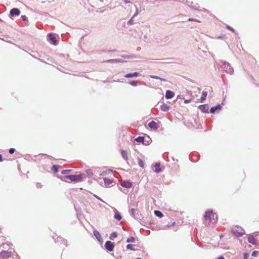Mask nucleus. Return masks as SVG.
Returning <instances> with one entry per match:
<instances>
[{
	"label": "nucleus",
	"mask_w": 259,
	"mask_h": 259,
	"mask_svg": "<svg viewBox=\"0 0 259 259\" xmlns=\"http://www.w3.org/2000/svg\"><path fill=\"white\" fill-rule=\"evenodd\" d=\"M71 181H79L81 179V177L80 175H69L66 177Z\"/></svg>",
	"instance_id": "1"
},
{
	"label": "nucleus",
	"mask_w": 259,
	"mask_h": 259,
	"mask_svg": "<svg viewBox=\"0 0 259 259\" xmlns=\"http://www.w3.org/2000/svg\"><path fill=\"white\" fill-rule=\"evenodd\" d=\"M214 214L211 211H207L205 212V218L206 219H208L211 221L214 220Z\"/></svg>",
	"instance_id": "2"
},
{
	"label": "nucleus",
	"mask_w": 259,
	"mask_h": 259,
	"mask_svg": "<svg viewBox=\"0 0 259 259\" xmlns=\"http://www.w3.org/2000/svg\"><path fill=\"white\" fill-rule=\"evenodd\" d=\"M105 246L106 248L110 251H112L114 247L113 244L109 241H108L105 243Z\"/></svg>",
	"instance_id": "3"
},
{
	"label": "nucleus",
	"mask_w": 259,
	"mask_h": 259,
	"mask_svg": "<svg viewBox=\"0 0 259 259\" xmlns=\"http://www.w3.org/2000/svg\"><path fill=\"white\" fill-rule=\"evenodd\" d=\"M10 13L12 16H17L20 15V11L17 8H13L10 11Z\"/></svg>",
	"instance_id": "4"
},
{
	"label": "nucleus",
	"mask_w": 259,
	"mask_h": 259,
	"mask_svg": "<svg viewBox=\"0 0 259 259\" xmlns=\"http://www.w3.org/2000/svg\"><path fill=\"white\" fill-rule=\"evenodd\" d=\"M148 125L150 128H152L153 130H156L159 127L158 123L155 122L154 121H152L150 122H149Z\"/></svg>",
	"instance_id": "5"
},
{
	"label": "nucleus",
	"mask_w": 259,
	"mask_h": 259,
	"mask_svg": "<svg viewBox=\"0 0 259 259\" xmlns=\"http://www.w3.org/2000/svg\"><path fill=\"white\" fill-rule=\"evenodd\" d=\"M232 232L236 237H240L242 236L243 234H245L244 232H239L236 229H233Z\"/></svg>",
	"instance_id": "6"
},
{
	"label": "nucleus",
	"mask_w": 259,
	"mask_h": 259,
	"mask_svg": "<svg viewBox=\"0 0 259 259\" xmlns=\"http://www.w3.org/2000/svg\"><path fill=\"white\" fill-rule=\"evenodd\" d=\"M120 184L122 187L126 188H129L132 187V183L129 181H121Z\"/></svg>",
	"instance_id": "7"
},
{
	"label": "nucleus",
	"mask_w": 259,
	"mask_h": 259,
	"mask_svg": "<svg viewBox=\"0 0 259 259\" xmlns=\"http://www.w3.org/2000/svg\"><path fill=\"white\" fill-rule=\"evenodd\" d=\"M224 68L226 69L227 72L230 74L233 72V69L229 64H225Z\"/></svg>",
	"instance_id": "8"
},
{
	"label": "nucleus",
	"mask_w": 259,
	"mask_h": 259,
	"mask_svg": "<svg viewBox=\"0 0 259 259\" xmlns=\"http://www.w3.org/2000/svg\"><path fill=\"white\" fill-rule=\"evenodd\" d=\"M199 109L203 112L207 113L209 108L207 105H201L199 106Z\"/></svg>",
	"instance_id": "9"
},
{
	"label": "nucleus",
	"mask_w": 259,
	"mask_h": 259,
	"mask_svg": "<svg viewBox=\"0 0 259 259\" xmlns=\"http://www.w3.org/2000/svg\"><path fill=\"white\" fill-rule=\"evenodd\" d=\"M94 235L99 242H102V237L100 233L97 231H94Z\"/></svg>",
	"instance_id": "10"
},
{
	"label": "nucleus",
	"mask_w": 259,
	"mask_h": 259,
	"mask_svg": "<svg viewBox=\"0 0 259 259\" xmlns=\"http://www.w3.org/2000/svg\"><path fill=\"white\" fill-rule=\"evenodd\" d=\"M103 180H104L105 186H108V187H109L110 185H111L113 183V180L109 179L104 178Z\"/></svg>",
	"instance_id": "11"
},
{
	"label": "nucleus",
	"mask_w": 259,
	"mask_h": 259,
	"mask_svg": "<svg viewBox=\"0 0 259 259\" xmlns=\"http://www.w3.org/2000/svg\"><path fill=\"white\" fill-rule=\"evenodd\" d=\"M174 96V93L170 91H167L165 94V97L167 99H171Z\"/></svg>",
	"instance_id": "12"
},
{
	"label": "nucleus",
	"mask_w": 259,
	"mask_h": 259,
	"mask_svg": "<svg viewBox=\"0 0 259 259\" xmlns=\"http://www.w3.org/2000/svg\"><path fill=\"white\" fill-rule=\"evenodd\" d=\"M248 241L250 243L252 244H256L257 242V241L251 235L248 236Z\"/></svg>",
	"instance_id": "13"
},
{
	"label": "nucleus",
	"mask_w": 259,
	"mask_h": 259,
	"mask_svg": "<svg viewBox=\"0 0 259 259\" xmlns=\"http://www.w3.org/2000/svg\"><path fill=\"white\" fill-rule=\"evenodd\" d=\"M139 74L138 72H135L133 73H128V74H126L125 75V77L126 78H129V77H137L138 76H139Z\"/></svg>",
	"instance_id": "14"
},
{
	"label": "nucleus",
	"mask_w": 259,
	"mask_h": 259,
	"mask_svg": "<svg viewBox=\"0 0 259 259\" xmlns=\"http://www.w3.org/2000/svg\"><path fill=\"white\" fill-rule=\"evenodd\" d=\"M1 255L4 257H8L10 256L11 252L8 251H3L1 253Z\"/></svg>",
	"instance_id": "15"
},
{
	"label": "nucleus",
	"mask_w": 259,
	"mask_h": 259,
	"mask_svg": "<svg viewBox=\"0 0 259 259\" xmlns=\"http://www.w3.org/2000/svg\"><path fill=\"white\" fill-rule=\"evenodd\" d=\"M114 217L115 219L118 220V221L120 220L121 219V217L120 216V214L115 209H114Z\"/></svg>",
	"instance_id": "16"
},
{
	"label": "nucleus",
	"mask_w": 259,
	"mask_h": 259,
	"mask_svg": "<svg viewBox=\"0 0 259 259\" xmlns=\"http://www.w3.org/2000/svg\"><path fill=\"white\" fill-rule=\"evenodd\" d=\"M221 106L220 105H218L216 106L212 107L210 109V112L214 113L217 110H221Z\"/></svg>",
	"instance_id": "17"
},
{
	"label": "nucleus",
	"mask_w": 259,
	"mask_h": 259,
	"mask_svg": "<svg viewBox=\"0 0 259 259\" xmlns=\"http://www.w3.org/2000/svg\"><path fill=\"white\" fill-rule=\"evenodd\" d=\"M207 95V92L206 91H203L202 93V97L200 99V102L201 103L203 102V101L205 100L206 97Z\"/></svg>",
	"instance_id": "18"
},
{
	"label": "nucleus",
	"mask_w": 259,
	"mask_h": 259,
	"mask_svg": "<svg viewBox=\"0 0 259 259\" xmlns=\"http://www.w3.org/2000/svg\"><path fill=\"white\" fill-rule=\"evenodd\" d=\"M49 39L50 40L52 41L53 44L54 45H55L56 44V39L55 38V37H54L52 34H50L49 35Z\"/></svg>",
	"instance_id": "19"
},
{
	"label": "nucleus",
	"mask_w": 259,
	"mask_h": 259,
	"mask_svg": "<svg viewBox=\"0 0 259 259\" xmlns=\"http://www.w3.org/2000/svg\"><path fill=\"white\" fill-rule=\"evenodd\" d=\"M169 106L166 104H163L161 107V109L163 111H167L169 110Z\"/></svg>",
	"instance_id": "20"
},
{
	"label": "nucleus",
	"mask_w": 259,
	"mask_h": 259,
	"mask_svg": "<svg viewBox=\"0 0 259 259\" xmlns=\"http://www.w3.org/2000/svg\"><path fill=\"white\" fill-rule=\"evenodd\" d=\"M121 155H122V157L125 159V160H127L128 159V156H127V152L125 151H122L121 152Z\"/></svg>",
	"instance_id": "21"
},
{
	"label": "nucleus",
	"mask_w": 259,
	"mask_h": 259,
	"mask_svg": "<svg viewBox=\"0 0 259 259\" xmlns=\"http://www.w3.org/2000/svg\"><path fill=\"white\" fill-rule=\"evenodd\" d=\"M154 214H155L156 216H157V217H160V218L162 217V215H163V214H162V212H160V211H158V210H155V211H154Z\"/></svg>",
	"instance_id": "22"
},
{
	"label": "nucleus",
	"mask_w": 259,
	"mask_h": 259,
	"mask_svg": "<svg viewBox=\"0 0 259 259\" xmlns=\"http://www.w3.org/2000/svg\"><path fill=\"white\" fill-rule=\"evenodd\" d=\"M155 166L156 167L155 172L158 173L160 171L161 169L159 168L160 164L156 163Z\"/></svg>",
	"instance_id": "23"
},
{
	"label": "nucleus",
	"mask_w": 259,
	"mask_h": 259,
	"mask_svg": "<svg viewBox=\"0 0 259 259\" xmlns=\"http://www.w3.org/2000/svg\"><path fill=\"white\" fill-rule=\"evenodd\" d=\"M117 234L115 232H113L110 236V239L111 240H113L114 238H115L117 237Z\"/></svg>",
	"instance_id": "24"
},
{
	"label": "nucleus",
	"mask_w": 259,
	"mask_h": 259,
	"mask_svg": "<svg viewBox=\"0 0 259 259\" xmlns=\"http://www.w3.org/2000/svg\"><path fill=\"white\" fill-rule=\"evenodd\" d=\"M135 241V238L134 237H130L127 239V242H133Z\"/></svg>",
	"instance_id": "25"
},
{
	"label": "nucleus",
	"mask_w": 259,
	"mask_h": 259,
	"mask_svg": "<svg viewBox=\"0 0 259 259\" xmlns=\"http://www.w3.org/2000/svg\"><path fill=\"white\" fill-rule=\"evenodd\" d=\"M137 211V210L134 209V208H132L131 209V214L134 217L135 216V213Z\"/></svg>",
	"instance_id": "26"
},
{
	"label": "nucleus",
	"mask_w": 259,
	"mask_h": 259,
	"mask_svg": "<svg viewBox=\"0 0 259 259\" xmlns=\"http://www.w3.org/2000/svg\"><path fill=\"white\" fill-rule=\"evenodd\" d=\"M136 141L138 142H143V137H138L136 139Z\"/></svg>",
	"instance_id": "27"
},
{
	"label": "nucleus",
	"mask_w": 259,
	"mask_h": 259,
	"mask_svg": "<svg viewBox=\"0 0 259 259\" xmlns=\"http://www.w3.org/2000/svg\"><path fill=\"white\" fill-rule=\"evenodd\" d=\"M152 77L153 78H155V79H160L162 81H166L165 79L161 78H160V77H159L157 76H152Z\"/></svg>",
	"instance_id": "28"
},
{
	"label": "nucleus",
	"mask_w": 259,
	"mask_h": 259,
	"mask_svg": "<svg viewBox=\"0 0 259 259\" xmlns=\"http://www.w3.org/2000/svg\"><path fill=\"white\" fill-rule=\"evenodd\" d=\"M52 169L55 172L58 171V166L56 165H53L52 167Z\"/></svg>",
	"instance_id": "29"
},
{
	"label": "nucleus",
	"mask_w": 259,
	"mask_h": 259,
	"mask_svg": "<svg viewBox=\"0 0 259 259\" xmlns=\"http://www.w3.org/2000/svg\"><path fill=\"white\" fill-rule=\"evenodd\" d=\"M130 84H131L133 86H137V82L135 81H132L130 82Z\"/></svg>",
	"instance_id": "30"
},
{
	"label": "nucleus",
	"mask_w": 259,
	"mask_h": 259,
	"mask_svg": "<svg viewBox=\"0 0 259 259\" xmlns=\"http://www.w3.org/2000/svg\"><path fill=\"white\" fill-rule=\"evenodd\" d=\"M139 165H140L141 167H143V166H144V163H143V161H142V160H140V159L139 160Z\"/></svg>",
	"instance_id": "31"
},
{
	"label": "nucleus",
	"mask_w": 259,
	"mask_h": 259,
	"mask_svg": "<svg viewBox=\"0 0 259 259\" xmlns=\"http://www.w3.org/2000/svg\"><path fill=\"white\" fill-rule=\"evenodd\" d=\"M133 245H131V244H128L127 246H126V248L127 249H131V250H133Z\"/></svg>",
	"instance_id": "32"
},
{
	"label": "nucleus",
	"mask_w": 259,
	"mask_h": 259,
	"mask_svg": "<svg viewBox=\"0 0 259 259\" xmlns=\"http://www.w3.org/2000/svg\"><path fill=\"white\" fill-rule=\"evenodd\" d=\"M70 171V170H64L62 171V173L63 174H66Z\"/></svg>",
	"instance_id": "33"
},
{
	"label": "nucleus",
	"mask_w": 259,
	"mask_h": 259,
	"mask_svg": "<svg viewBox=\"0 0 259 259\" xmlns=\"http://www.w3.org/2000/svg\"><path fill=\"white\" fill-rule=\"evenodd\" d=\"M257 253V251H253V252H252V253L251 255H252V256H256Z\"/></svg>",
	"instance_id": "34"
},
{
	"label": "nucleus",
	"mask_w": 259,
	"mask_h": 259,
	"mask_svg": "<svg viewBox=\"0 0 259 259\" xmlns=\"http://www.w3.org/2000/svg\"><path fill=\"white\" fill-rule=\"evenodd\" d=\"M248 256H249V254L248 253H245L244 254V259H247Z\"/></svg>",
	"instance_id": "35"
},
{
	"label": "nucleus",
	"mask_w": 259,
	"mask_h": 259,
	"mask_svg": "<svg viewBox=\"0 0 259 259\" xmlns=\"http://www.w3.org/2000/svg\"><path fill=\"white\" fill-rule=\"evenodd\" d=\"M15 152V149L14 148H11L9 150V152L11 154H13Z\"/></svg>",
	"instance_id": "36"
},
{
	"label": "nucleus",
	"mask_w": 259,
	"mask_h": 259,
	"mask_svg": "<svg viewBox=\"0 0 259 259\" xmlns=\"http://www.w3.org/2000/svg\"><path fill=\"white\" fill-rule=\"evenodd\" d=\"M189 21H195V22H199L198 20H197V19H191V18H189L188 19Z\"/></svg>",
	"instance_id": "37"
},
{
	"label": "nucleus",
	"mask_w": 259,
	"mask_h": 259,
	"mask_svg": "<svg viewBox=\"0 0 259 259\" xmlns=\"http://www.w3.org/2000/svg\"><path fill=\"white\" fill-rule=\"evenodd\" d=\"M138 11L137 10H136V13H135V14L133 15V18H134V17H135L137 16L138 15Z\"/></svg>",
	"instance_id": "38"
},
{
	"label": "nucleus",
	"mask_w": 259,
	"mask_h": 259,
	"mask_svg": "<svg viewBox=\"0 0 259 259\" xmlns=\"http://www.w3.org/2000/svg\"><path fill=\"white\" fill-rule=\"evenodd\" d=\"M21 18H22V20H24V21L26 20V16H21Z\"/></svg>",
	"instance_id": "39"
},
{
	"label": "nucleus",
	"mask_w": 259,
	"mask_h": 259,
	"mask_svg": "<svg viewBox=\"0 0 259 259\" xmlns=\"http://www.w3.org/2000/svg\"><path fill=\"white\" fill-rule=\"evenodd\" d=\"M115 62H121L119 59H115Z\"/></svg>",
	"instance_id": "40"
},
{
	"label": "nucleus",
	"mask_w": 259,
	"mask_h": 259,
	"mask_svg": "<svg viewBox=\"0 0 259 259\" xmlns=\"http://www.w3.org/2000/svg\"><path fill=\"white\" fill-rule=\"evenodd\" d=\"M217 259H225L223 256H221L218 258Z\"/></svg>",
	"instance_id": "41"
},
{
	"label": "nucleus",
	"mask_w": 259,
	"mask_h": 259,
	"mask_svg": "<svg viewBox=\"0 0 259 259\" xmlns=\"http://www.w3.org/2000/svg\"><path fill=\"white\" fill-rule=\"evenodd\" d=\"M228 28L229 29H230V30H231L232 31H234V29L231 28L230 27H229V26H228Z\"/></svg>",
	"instance_id": "42"
},
{
	"label": "nucleus",
	"mask_w": 259,
	"mask_h": 259,
	"mask_svg": "<svg viewBox=\"0 0 259 259\" xmlns=\"http://www.w3.org/2000/svg\"><path fill=\"white\" fill-rule=\"evenodd\" d=\"M96 198H97V199H98L99 200H101V201H103V200H102L101 198H99V197H97V196H96Z\"/></svg>",
	"instance_id": "43"
},
{
	"label": "nucleus",
	"mask_w": 259,
	"mask_h": 259,
	"mask_svg": "<svg viewBox=\"0 0 259 259\" xmlns=\"http://www.w3.org/2000/svg\"><path fill=\"white\" fill-rule=\"evenodd\" d=\"M2 161V155L0 154V161Z\"/></svg>",
	"instance_id": "44"
},
{
	"label": "nucleus",
	"mask_w": 259,
	"mask_h": 259,
	"mask_svg": "<svg viewBox=\"0 0 259 259\" xmlns=\"http://www.w3.org/2000/svg\"><path fill=\"white\" fill-rule=\"evenodd\" d=\"M189 102V101L188 100H186V101H185V103H188Z\"/></svg>",
	"instance_id": "45"
},
{
	"label": "nucleus",
	"mask_w": 259,
	"mask_h": 259,
	"mask_svg": "<svg viewBox=\"0 0 259 259\" xmlns=\"http://www.w3.org/2000/svg\"><path fill=\"white\" fill-rule=\"evenodd\" d=\"M175 224V223H173L172 225H174Z\"/></svg>",
	"instance_id": "46"
},
{
	"label": "nucleus",
	"mask_w": 259,
	"mask_h": 259,
	"mask_svg": "<svg viewBox=\"0 0 259 259\" xmlns=\"http://www.w3.org/2000/svg\"><path fill=\"white\" fill-rule=\"evenodd\" d=\"M220 237H223V235H221Z\"/></svg>",
	"instance_id": "47"
},
{
	"label": "nucleus",
	"mask_w": 259,
	"mask_h": 259,
	"mask_svg": "<svg viewBox=\"0 0 259 259\" xmlns=\"http://www.w3.org/2000/svg\"><path fill=\"white\" fill-rule=\"evenodd\" d=\"M2 21V20H1V19H0V21Z\"/></svg>",
	"instance_id": "48"
}]
</instances>
